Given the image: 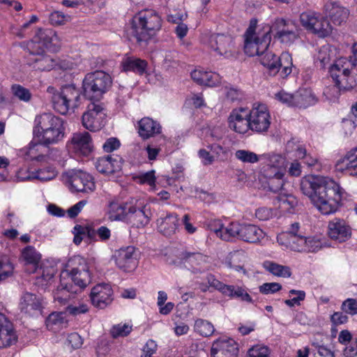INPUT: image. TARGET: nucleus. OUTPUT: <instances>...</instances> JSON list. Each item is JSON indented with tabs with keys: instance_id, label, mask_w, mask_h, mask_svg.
Returning a JSON list of instances; mask_svg holds the SVG:
<instances>
[{
	"instance_id": "f257e3e1",
	"label": "nucleus",
	"mask_w": 357,
	"mask_h": 357,
	"mask_svg": "<svg viewBox=\"0 0 357 357\" xmlns=\"http://www.w3.org/2000/svg\"><path fill=\"white\" fill-rule=\"evenodd\" d=\"M301 190L324 215L334 213L342 204L344 189L328 177L309 176L301 182Z\"/></svg>"
},
{
	"instance_id": "f03ea898",
	"label": "nucleus",
	"mask_w": 357,
	"mask_h": 357,
	"mask_svg": "<svg viewBox=\"0 0 357 357\" xmlns=\"http://www.w3.org/2000/svg\"><path fill=\"white\" fill-rule=\"evenodd\" d=\"M160 28L161 19L157 13L153 10H145L133 17L132 26L127 30V36L130 41L145 47Z\"/></svg>"
},
{
	"instance_id": "7ed1b4c3",
	"label": "nucleus",
	"mask_w": 357,
	"mask_h": 357,
	"mask_svg": "<svg viewBox=\"0 0 357 357\" xmlns=\"http://www.w3.org/2000/svg\"><path fill=\"white\" fill-rule=\"evenodd\" d=\"M33 134L35 138L46 144L56 143L63 137V121L52 113L38 115L34 121Z\"/></svg>"
},
{
	"instance_id": "20e7f679",
	"label": "nucleus",
	"mask_w": 357,
	"mask_h": 357,
	"mask_svg": "<svg viewBox=\"0 0 357 357\" xmlns=\"http://www.w3.org/2000/svg\"><path fill=\"white\" fill-rule=\"evenodd\" d=\"M112 79L103 70L87 73L82 81L83 95L89 100L98 102L111 89Z\"/></svg>"
},
{
	"instance_id": "39448f33",
	"label": "nucleus",
	"mask_w": 357,
	"mask_h": 357,
	"mask_svg": "<svg viewBox=\"0 0 357 357\" xmlns=\"http://www.w3.org/2000/svg\"><path fill=\"white\" fill-rule=\"evenodd\" d=\"M47 92L52 95L54 109L61 114L65 115L70 110L73 111L80 104L81 92L74 85H66L60 91L50 86L47 87Z\"/></svg>"
},
{
	"instance_id": "423d86ee",
	"label": "nucleus",
	"mask_w": 357,
	"mask_h": 357,
	"mask_svg": "<svg viewBox=\"0 0 357 357\" xmlns=\"http://www.w3.org/2000/svg\"><path fill=\"white\" fill-rule=\"evenodd\" d=\"M61 276H65L73 286L79 288V291L91 283V278L89 273L86 261L81 256H73L68 261L66 269L62 271Z\"/></svg>"
},
{
	"instance_id": "0eeeda50",
	"label": "nucleus",
	"mask_w": 357,
	"mask_h": 357,
	"mask_svg": "<svg viewBox=\"0 0 357 357\" xmlns=\"http://www.w3.org/2000/svg\"><path fill=\"white\" fill-rule=\"evenodd\" d=\"M257 20L252 19L244 34V52L249 56H259L267 50L271 41L268 32L256 33Z\"/></svg>"
},
{
	"instance_id": "6e6552de",
	"label": "nucleus",
	"mask_w": 357,
	"mask_h": 357,
	"mask_svg": "<svg viewBox=\"0 0 357 357\" xmlns=\"http://www.w3.org/2000/svg\"><path fill=\"white\" fill-rule=\"evenodd\" d=\"M259 57L260 63L271 76L279 73L280 77L285 78L291 73V57L288 53H283L281 56H278L268 48Z\"/></svg>"
},
{
	"instance_id": "1a4fd4ad",
	"label": "nucleus",
	"mask_w": 357,
	"mask_h": 357,
	"mask_svg": "<svg viewBox=\"0 0 357 357\" xmlns=\"http://www.w3.org/2000/svg\"><path fill=\"white\" fill-rule=\"evenodd\" d=\"M106 111L102 103L93 101L90 102L86 111L82 116V126L91 132L102 129L106 123Z\"/></svg>"
},
{
	"instance_id": "9d476101",
	"label": "nucleus",
	"mask_w": 357,
	"mask_h": 357,
	"mask_svg": "<svg viewBox=\"0 0 357 357\" xmlns=\"http://www.w3.org/2000/svg\"><path fill=\"white\" fill-rule=\"evenodd\" d=\"M300 20L306 30L319 38L327 37L332 33L333 27L330 22L319 13L305 12L301 14Z\"/></svg>"
},
{
	"instance_id": "9b49d317",
	"label": "nucleus",
	"mask_w": 357,
	"mask_h": 357,
	"mask_svg": "<svg viewBox=\"0 0 357 357\" xmlns=\"http://www.w3.org/2000/svg\"><path fill=\"white\" fill-rule=\"evenodd\" d=\"M250 128L253 132L263 133L270 127V114L264 105H259L249 112Z\"/></svg>"
},
{
	"instance_id": "f8f14e48",
	"label": "nucleus",
	"mask_w": 357,
	"mask_h": 357,
	"mask_svg": "<svg viewBox=\"0 0 357 357\" xmlns=\"http://www.w3.org/2000/svg\"><path fill=\"white\" fill-rule=\"evenodd\" d=\"M149 209L135 199H131L130 206L128 208L126 222L135 227H142L149 222Z\"/></svg>"
},
{
	"instance_id": "ddd939ff",
	"label": "nucleus",
	"mask_w": 357,
	"mask_h": 357,
	"mask_svg": "<svg viewBox=\"0 0 357 357\" xmlns=\"http://www.w3.org/2000/svg\"><path fill=\"white\" fill-rule=\"evenodd\" d=\"M112 258L116 265L123 271H132L137 266L135 248L132 246H128L116 250L112 255Z\"/></svg>"
},
{
	"instance_id": "4468645a",
	"label": "nucleus",
	"mask_w": 357,
	"mask_h": 357,
	"mask_svg": "<svg viewBox=\"0 0 357 357\" xmlns=\"http://www.w3.org/2000/svg\"><path fill=\"white\" fill-rule=\"evenodd\" d=\"M228 126L240 134L247 132L250 130L249 112L243 107L233 109L228 117Z\"/></svg>"
},
{
	"instance_id": "2eb2a0df",
	"label": "nucleus",
	"mask_w": 357,
	"mask_h": 357,
	"mask_svg": "<svg viewBox=\"0 0 357 357\" xmlns=\"http://www.w3.org/2000/svg\"><path fill=\"white\" fill-rule=\"evenodd\" d=\"M19 309L27 317H38L43 311L41 300L36 294L25 292L21 296Z\"/></svg>"
},
{
	"instance_id": "dca6fc26",
	"label": "nucleus",
	"mask_w": 357,
	"mask_h": 357,
	"mask_svg": "<svg viewBox=\"0 0 357 357\" xmlns=\"http://www.w3.org/2000/svg\"><path fill=\"white\" fill-rule=\"evenodd\" d=\"M69 183L77 192H91L96 188L93 177L82 170L72 172L69 176Z\"/></svg>"
},
{
	"instance_id": "f3484780",
	"label": "nucleus",
	"mask_w": 357,
	"mask_h": 357,
	"mask_svg": "<svg viewBox=\"0 0 357 357\" xmlns=\"http://www.w3.org/2000/svg\"><path fill=\"white\" fill-rule=\"evenodd\" d=\"M112 294L113 291L109 284H98L91 289L90 298L96 307L104 309L112 303Z\"/></svg>"
},
{
	"instance_id": "a211bd4d",
	"label": "nucleus",
	"mask_w": 357,
	"mask_h": 357,
	"mask_svg": "<svg viewBox=\"0 0 357 357\" xmlns=\"http://www.w3.org/2000/svg\"><path fill=\"white\" fill-rule=\"evenodd\" d=\"M238 347L233 339H221L215 341L211 349V357H237Z\"/></svg>"
},
{
	"instance_id": "6ab92c4d",
	"label": "nucleus",
	"mask_w": 357,
	"mask_h": 357,
	"mask_svg": "<svg viewBox=\"0 0 357 357\" xmlns=\"http://www.w3.org/2000/svg\"><path fill=\"white\" fill-rule=\"evenodd\" d=\"M208 45L220 55L229 57L232 54L234 45L230 36L220 33L211 34L208 38Z\"/></svg>"
},
{
	"instance_id": "aec40b11",
	"label": "nucleus",
	"mask_w": 357,
	"mask_h": 357,
	"mask_svg": "<svg viewBox=\"0 0 357 357\" xmlns=\"http://www.w3.org/2000/svg\"><path fill=\"white\" fill-rule=\"evenodd\" d=\"M328 236L340 243L345 242L351 236V227L343 220L334 219L328 223Z\"/></svg>"
},
{
	"instance_id": "412c9836",
	"label": "nucleus",
	"mask_w": 357,
	"mask_h": 357,
	"mask_svg": "<svg viewBox=\"0 0 357 357\" xmlns=\"http://www.w3.org/2000/svg\"><path fill=\"white\" fill-rule=\"evenodd\" d=\"M54 33L52 29H38L36 36L29 44L31 50H35L36 53H43L45 48H49L53 41Z\"/></svg>"
},
{
	"instance_id": "4be33fe9",
	"label": "nucleus",
	"mask_w": 357,
	"mask_h": 357,
	"mask_svg": "<svg viewBox=\"0 0 357 357\" xmlns=\"http://www.w3.org/2000/svg\"><path fill=\"white\" fill-rule=\"evenodd\" d=\"M72 149L77 154L88 155L93 149L91 135L87 132L73 134L71 139Z\"/></svg>"
},
{
	"instance_id": "5701e85b",
	"label": "nucleus",
	"mask_w": 357,
	"mask_h": 357,
	"mask_svg": "<svg viewBox=\"0 0 357 357\" xmlns=\"http://www.w3.org/2000/svg\"><path fill=\"white\" fill-rule=\"evenodd\" d=\"M79 292V288L73 286L65 276L61 275L60 284L54 292V298L60 304L65 305L73 296Z\"/></svg>"
},
{
	"instance_id": "b1692460",
	"label": "nucleus",
	"mask_w": 357,
	"mask_h": 357,
	"mask_svg": "<svg viewBox=\"0 0 357 357\" xmlns=\"http://www.w3.org/2000/svg\"><path fill=\"white\" fill-rule=\"evenodd\" d=\"M97 170L102 174H113L122 168L121 158L118 156L107 155L99 158L96 162Z\"/></svg>"
},
{
	"instance_id": "393cba45",
	"label": "nucleus",
	"mask_w": 357,
	"mask_h": 357,
	"mask_svg": "<svg viewBox=\"0 0 357 357\" xmlns=\"http://www.w3.org/2000/svg\"><path fill=\"white\" fill-rule=\"evenodd\" d=\"M17 341L13 324L0 313V349L10 346Z\"/></svg>"
},
{
	"instance_id": "a878e982",
	"label": "nucleus",
	"mask_w": 357,
	"mask_h": 357,
	"mask_svg": "<svg viewBox=\"0 0 357 357\" xmlns=\"http://www.w3.org/2000/svg\"><path fill=\"white\" fill-rule=\"evenodd\" d=\"M326 14L335 25H341L348 19L349 10L340 3L336 2H330L325 6Z\"/></svg>"
},
{
	"instance_id": "bb28decb",
	"label": "nucleus",
	"mask_w": 357,
	"mask_h": 357,
	"mask_svg": "<svg viewBox=\"0 0 357 357\" xmlns=\"http://www.w3.org/2000/svg\"><path fill=\"white\" fill-rule=\"evenodd\" d=\"M265 237L264 231L255 225L241 224L239 238L250 243H258Z\"/></svg>"
},
{
	"instance_id": "cd10ccee",
	"label": "nucleus",
	"mask_w": 357,
	"mask_h": 357,
	"mask_svg": "<svg viewBox=\"0 0 357 357\" xmlns=\"http://www.w3.org/2000/svg\"><path fill=\"white\" fill-rule=\"evenodd\" d=\"M208 257L199 252H189L184 250L181 252L176 259L173 261L176 265H186L191 266H201L207 262Z\"/></svg>"
},
{
	"instance_id": "c85d7f7f",
	"label": "nucleus",
	"mask_w": 357,
	"mask_h": 357,
	"mask_svg": "<svg viewBox=\"0 0 357 357\" xmlns=\"http://www.w3.org/2000/svg\"><path fill=\"white\" fill-rule=\"evenodd\" d=\"M215 224L218 228L211 227V231L220 237L221 239L229 241L233 238H239L241 224L238 222L229 223L227 227H224L220 221H215Z\"/></svg>"
},
{
	"instance_id": "c756f323",
	"label": "nucleus",
	"mask_w": 357,
	"mask_h": 357,
	"mask_svg": "<svg viewBox=\"0 0 357 357\" xmlns=\"http://www.w3.org/2000/svg\"><path fill=\"white\" fill-rule=\"evenodd\" d=\"M339 169L347 171L350 175L357 176V146L351 149L337 164Z\"/></svg>"
},
{
	"instance_id": "7c9ffc66",
	"label": "nucleus",
	"mask_w": 357,
	"mask_h": 357,
	"mask_svg": "<svg viewBox=\"0 0 357 357\" xmlns=\"http://www.w3.org/2000/svg\"><path fill=\"white\" fill-rule=\"evenodd\" d=\"M161 131V126L158 123L152 119L144 117L139 121V135L144 139H147L159 134Z\"/></svg>"
},
{
	"instance_id": "2f4dec72",
	"label": "nucleus",
	"mask_w": 357,
	"mask_h": 357,
	"mask_svg": "<svg viewBox=\"0 0 357 357\" xmlns=\"http://www.w3.org/2000/svg\"><path fill=\"white\" fill-rule=\"evenodd\" d=\"M192 79L201 85L215 86L220 83L218 74L213 72L195 70L191 73Z\"/></svg>"
},
{
	"instance_id": "473e14b6",
	"label": "nucleus",
	"mask_w": 357,
	"mask_h": 357,
	"mask_svg": "<svg viewBox=\"0 0 357 357\" xmlns=\"http://www.w3.org/2000/svg\"><path fill=\"white\" fill-rule=\"evenodd\" d=\"M295 23L289 20H285L284 18H275L271 25L266 26V30L265 32L273 33L275 38H278L281 36L283 33L291 29H294Z\"/></svg>"
},
{
	"instance_id": "72a5a7b5",
	"label": "nucleus",
	"mask_w": 357,
	"mask_h": 357,
	"mask_svg": "<svg viewBox=\"0 0 357 357\" xmlns=\"http://www.w3.org/2000/svg\"><path fill=\"white\" fill-rule=\"evenodd\" d=\"M178 218L176 214H169L158 220V228L165 236H171L178 228Z\"/></svg>"
},
{
	"instance_id": "f704fd0d",
	"label": "nucleus",
	"mask_w": 357,
	"mask_h": 357,
	"mask_svg": "<svg viewBox=\"0 0 357 357\" xmlns=\"http://www.w3.org/2000/svg\"><path fill=\"white\" fill-rule=\"evenodd\" d=\"M131 200L124 203L112 202L109 205V219L111 220L126 221L128 208L130 206Z\"/></svg>"
},
{
	"instance_id": "c9c22d12",
	"label": "nucleus",
	"mask_w": 357,
	"mask_h": 357,
	"mask_svg": "<svg viewBox=\"0 0 357 357\" xmlns=\"http://www.w3.org/2000/svg\"><path fill=\"white\" fill-rule=\"evenodd\" d=\"M352 66L347 58H340L330 67L329 73L333 79L342 77V75L350 73V67Z\"/></svg>"
},
{
	"instance_id": "e433bc0d",
	"label": "nucleus",
	"mask_w": 357,
	"mask_h": 357,
	"mask_svg": "<svg viewBox=\"0 0 357 357\" xmlns=\"http://www.w3.org/2000/svg\"><path fill=\"white\" fill-rule=\"evenodd\" d=\"M68 321L64 312H52L46 319L45 324L47 328L54 332L66 327Z\"/></svg>"
},
{
	"instance_id": "4c0bfd02",
	"label": "nucleus",
	"mask_w": 357,
	"mask_h": 357,
	"mask_svg": "<svg viewBox=\"0 0 357 357\" xmlns=\"http://www.w3.org/2000/svg\"><path fill=\"white\" fill-rule=\"evenodd\" d=\"M122 66L124 71H133L142 75L146 71L147 62L137 58H128L122 62Z\"/></svg>"
},
{
	"instance_id": "58836bf2",
	"label": "nucleus",
	"mask_w": 357,
	"mask_h": 357,
	"mask_svg": "<svg viewBox=\"0 0 357 357\" xmlns=\"http://www.w3.org/2000/svg\"><path fill=\"white\" fill-rule=\"evenodd\" d=\"M315 102V97L310 90L304 89L294 94L295 107L305 108Z\"/></svg>"
},
{
	"instance_id": "ea45409f",
	"label": "nucleus",
	"mask_w": 357,
	"mask_h": 357,
	"mask_svg": "<svg viewBox=\"0 0 357 357\" xmlns=\"http://www.w3.org/2000/svg\"><path fill=\"white\" fill-rule=\"evenodd\" d=\"M36 57L33 59V66L37 70H50L54 66V60L48 55L43 53H36L35 50H31Z\"/></svg>"
},
{
	"instance_id": "a19ab883",
	"label": "nucleus",
	"mask_w": 357,
	"mask_h": 357,
	"mask_svg": "<svg viewBox=\"0 0 357 357\" xmlns=\"http://www.w3.org/2000/svg\"><path fill=\"white\" fill-rule=\"evenodd\" d=\"M264 266L268 272L276 276L289 278L291 275V269L287 266L280 265L272 261H266Z\"/></svg>"
},
{
	"instance_id": "79ce46f5",
	"label": "nucleus",
	"mask_w": 357,
	"mask_h": 357,
	"mask_svg": "<svg viewBox=\"0 0 357 357\" xmlns=\"http://www.w3.org/2000/svg\"><path fill=\"white\" fill-rule=\"evenodd\" d=\"M196 333L204 337H208L213 334L215 329L213 325L208 321L197 319L194 325Z\"/></svg>"
},
{
	"instance_id": "37998d69",
	"label": "nucleus",
	"mask_w": 357,
	"mask_h": 357,
	"mask_svg": "<svg viewBox=\"0 0 357 357\" xmlns=\"http://www.w3.org/2000/svg\"><path fill=\"white\" fill-rule=\"evenodd\" d=\"M22 257L26 264L36 265L39 262L41 255L34 247L29 245L22 250Z\"/></svg>"
},
{
	"instance_id": "c03bdc74",
	"label": "nucleus",
	"mask_w": 357,
	"mask_h": 357,
	"mask_svg": "<svg viewBox=\"0 0 357 357\" xmlns=\"http://www.w3.org/2000/svg\"><path fill=\"white\" fill-rule=\"evenodd\" d=\"M235 157L243 163H255L259 160V156L255 153L244 149L237 150Z\"/></svg>"
},
{
	"instance_id": "a18cd8bd",
	"label": "nucleus",
	"mask_w": 357,
	"mask_h": 357,
	"mask_svg": "<svg viewBox=\"0 0 357 357\" xmlns=\"http://www.w3.org/2000/svg\"><path fill=\"white\" fill-rule=\"evenodd\" d=\"M277 199L280 207L287 211L294 208L298 204L297 199L292 195L280 194Z\"/></svg>"
},
{
	"instance_id": "49530a36",
	"label": "nucleus",
	"mask_w": 357,
	"mask_h": 357,
	"mask_svg": "<svg viewBox=\"0 0 357 357\" xmlns=\"http://www.w3.org/2000/svg\"><path fill=\"white\" fill-rule=\"evenodd\" d=\"M340 78L334 79L333 81L339 85L343 92L352 89L356 85V80L353 77L350 76V73L344 74Z\"/></svg>"
},
{
	"instance_id": "de8ad7c7",
	"label": "nucleus",
	"mask_w": 357,
	"mask_h": 357,
	"mask_svg": "<svg viewBox=\"0 0 357 357\" xmlns=\"http://www.w3.org/2000/svg\"><path fill=\"white\" fill-rule=\"evenodd\" d=\"M315 64L320 68H324L331 61V56L328 48L322 47L315 56Z\"/></svg>"
},
{
	"instance_id": "09e8293b",
	"label": "nucleus",
	"mask_w": 357,
	"mask_h": 357,
	"mask_svg": "<svg viewBox=\"0 0 357 357\" xmlns=\"http://www.w3.org/2000/svg\"><path fill=\"white\" fill-rule=\"evenodd\" d=\"M305 243L306 238L301 235L291 236V237L289 238L290 248L296 252L306 251Z\"/></svg>"
},
{
	"instance_id": "8fccbe9b",
	"label": "nucleus",
	"mask_w": 357,
	"mask_h": 357,
	"mask_svg": "<svg viewBox=\"0 0 357 357\" xmlns=\"http://www.w3.org/2000/svg\"><path fill=\"white\" fill-rule=\"evenodd\" d=\"M299 37L298 30L296 26H294V29H291L284 31L283 34L278 37L277 39L282 44L290 45L293 44Z\"/></svg>"
},
{
	"instance_id": "3c124183",
	"label": "nucleus",
	"mask_w": 357,
	"mask_h": 357,
	"mask_svg": "<svg viewBox=\"0 0 357 357\" xmlns=\"http://www.w3.org/2000/svg\"><path fill=\"white\" fill-rule=\"evenodd\" d=\"M36 142H31L29 144V149L27 151V155L29 158H36V155L38 153L43 152L45 149L49 148L50 144H46L42 142H40V139L35 138L33 139Z\"/></svg>"
},
{
	"instance_id": "603ef678",
	"label": "nucleus",
	"mask_w": 357,
	"mask_h": 357,
	"mask_svg": "<svg viewBox=\"0 0 357 357\" xmlns=\"http://www.w3.org/2000/svg\"><path fill=\"white\" fill-rule=\"evenodd\" d=\"M11 90L13 95L22 101L29 102L31 99L30 91L20 84L13 85Z\"/></svg>"
},
{
	"instance_id": "864d4df0",
	"label": "nucleus",
	"mask_w": 357,
	"mask_h": 357,
	"mask_svg": "<svg viewBox=\"0 0 357 357\" xmlns=\"http://www.w3.org/2000/svg\"><path fill=\"white\" fill-rule=\"evenodd\" d=\"M341 92H343L342 90L339 85L335 83V84L328 86L325 89L324 95L330 101L335 102L338 99Z\"/></svg>"
},
{
	"instance_id": "5fc2aeb1",
	"label": "nucleus",
	"mask_w": 357,
	"mask_h": 357,
	"mask_svg": "<svg viewBox=\"0 0 357 357\" xmlns=\"http://www.w3.org/2000/svg\"><path fill=\"white\" fill-rule=\"evenodd\" d=\"M270 351L266 346L255 345L248 351V357H269Z\"/></svg>"
},
{
	"instance_id": "6e6d98bb",
	"label": "nucleus",
	"mask_w": 357,
	"mask_h": 357,
	"mask_svg": "<svg viewBox=\"0 0 357 357\" xmlns=\"http://www.w3.org/2000/svg\"><path fill=\"white\" fill-rule=\"evenodd\" d=\"M266 165L284 172L285 168V160L280 155H273L269 158L268 163Z\"/></svg>"
},
{
	"instance_id": "4d7b16f0",
	"label": "nucleus",
	"mask_w": 357,
	"mask_h": 357,
	"mask_svg": "<svg viewBox=\"0 0 357 357\" xmlns=\"http://www.w3.org/2000/svg\"><path fill=\"white\" fill-rule=\"evenodd\" d=\"M282 289V285L278 282H266L259 287V291L263 294H274Z\"/></svg>"
},
{
	"instance_id": "13d9d810",
	"label": "nucleus",
	"mask_w": 357,
	"mask_h": 357,
	"mask_svg": "<svg viewBox=\"0 0 357 357\" xmlns=\"http://www.w3.org/2000/svg\"><path fill=\"white\" fill-rule=\"evenodd\" d=\"M206 280L209 284L210 287H213L225 295V291L228 289V285L223 284L216 278H215L214 275L209 274L206 276Z\"/></svg>"
},
{
	"instance_id": "bf43d9fd",
	"label": "nucleus",
	"mask_w": 357,
	"mask_h": 357,
	"mask_svg": "<svg viewBox=\"0 0 357 357\" xmlns=\"http://www.w3.org/2000/svg\"><path fill=\"white\" fill-rule=\"evenodd\" d=\"M132 328L127 324L114 326L112 329V335L114 337H125L131 332Z\"/></svg>"
},
{
	"instance_id": "052dcab7",
	"label": "nucleus",
	"mask_w": 357,
	"mask_h": 357,
	"mask_svg": "<svg viewBox=\"0 0 357 357\" xmlns=\"http://www.w3.org/2000/svg\"><path fill=\"white\" fill-rule=\"evenodd\" d=\"M56 175L54 169L48 167L47 169L38 170L35 177L40 181H46L54 178Z\"/></svg>"
},
{
	"instance_id": "680f3d73",
	"label": "nucleus",
	"mask_w": 357,
	"mask_h": 357,
	"mask_svg": "<svg viewBox=\"0 0 357 357\" xmlns=\"http://www.w3.org/2000/svg\"><path fill=\"white\" fill-rule=\"evenodd\" d=\"M342 310L349 314H357V301L354 298H348L342 303Z\"/></svg>"
},
{
	"instance_id": "e2e57ef3",
	"label": "nucleus",
	"mask_w": 357,
	"mask_h": 357,
	"mask_svg": "<svg viewBox=\"0 0 357 357\" xmlns=\"http://www.w3.org/2000/svg\"><path fill=\"white\" fill-rule=\"evenodd\" d=\"M283 176H276L268 179L267 184L270 191L278 192L284 185Z\"/></svg>"
},
{
	"instance_id": "0e129e2a",
	"label": "nucleus",
	"mask_w": 357,
	"mask_h": 357,
	"mask_svg": "<svg viewBox=\"0 0 357 357\" xmlns=\"http://www.w3.org/2000/svg\"><path fill=\"white\" fill-rule=\"evenodd\" d=\"M158 345L153 340H149L142 349L141 357H152L156 353Z\"/></svg>"
},
{
	"instance_id": "69168bd1",
	"label": "nucleus",
	"mask_w": 357,
	"mask_h": 357,
	"mask_svg": "<svg viewBox=\"0 0 357 357\" xmlns=\"http://www.w3.org/2000/svg\"><path fill=\"white\" fill-rule=\"evenodd\" d=\"M305 248L307 252H314L321 248V243L314 237L306 238Z\"/></svg>"
},
{
	"instance_id": "338daca9",
	"label": "nucleus",
	"mask_w": 357,
	"mask_h": 357,
	"mask_svg": "<svg viewBox=\"0 0 357 357\" xmlns=\"http://www.w3.org/2000/svg\"><path fill=\"white\" fill-rule=\"evenodd\" d=\"M255 216L259 220L266 221L271 219L273 213L271 208L261 207L256 210Z\"/></svg>"
},
{
	"instance_id": "774afa93",
	"label": "nucleus",
	"mask_w": 357,
	"mask_h": 357,
	"mask_svg": "<svg viewBox=\"0 0 357 357\" xmlns=\"http://www.w3.org/2000/svg\"><path fill=\"white\" fill-rule=\"evenodd\" d=\"M120 145V141L117 138L110 137L106 140L102 148L105 152L109 153L118 149Z\"/></svg>"
}]
</instances>
